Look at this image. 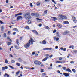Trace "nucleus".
<instances>
[{"instance_id":"obj_1","label":"nucleus","mask_w":77,"mask_h":77,"mask_svg":"<svg viewBox=\"0 0 77 77\" xmlns=\"http://www.w3.org/2000/svg\"><path fill=\"white\" fill-rule=\"evenodd\" d=\"M30 42H31V44H33V42H35V41L32 39V38H31L30 40L29 41V43H28L24 45V47L25 48H28V47H30L31 44Z\"/></svg>"},{"instance_id":"obj_2","label":"nucleus","mask_w":77,"mask_h":77,"mask_svg":"<svg viewBox=\"0 0 77 77\" xmlns=\"http://www.w3.org/2000/svg\"><path fill=\"white\" fill-rule=\"evenodd\" d=\"M29 13H27L25 14H24V17L26 20H30L31 18V17L30 16Z\"/></svg>"},{"instance_id":"obj_3","label":"nucleus","mask_w":77,"mask_h":77,"mask_svg":"<svg viewBox=\"0 0 77 77\" xmlns=\"http://www.w3.org/2000/svg\"><path fill=\"white\" fill-rule=\"evenodd\" d=\"M59 17L61 18L63 20V19H67V17L66 16H63L62 15H60Z\"/></svg>"},{"instance_id":"obj_4","label":"nucleus","mask_w":77,"mask_h":77,"mask_svg":"<svg viewBox=\"0 0 77 77\" xmlns=\"http://www.w3.org/2000/svg\"><path fill=\"white\" fill-rule=\"evenodd\" d=\"M72 20H73V22L75 23H77V19H76V18L75 17H72Z\"/></svg>"},{"instance_id":"obj_5","label":"nucleus","mask_w":77,"mask_h":77,"mask_svg":"<svg viewBox=\"0 0 77 77\" xmlns=\"http://www.w3.org/2000/svg\"><path fill=\"white\" fill-rule=\"evenodd\" d=\"M23 19V17L21 16H19L17 18V21H19L20 20H22Z\"/></svg>"},{"instance_id":"obj_6","label":"nucleus","mask_w":77,"mask_h":77,"mask_svg":"<svg viewBox=\"0 0 77 77\" xmlns=\"http://www.w3.org/2000/svg\"><path fill=\"white\" fill-rule=\"evenodd\" d=\"M63 75H65L66 77H68L69 76V74H68L65 73H63Z\"/></svg>"},{"instance_id":"obj_7","label":"nucleus","mask_w":77,"mask_h":77,"mask_svg":"<svg viewBox=\"0 0 77 77\" xmlns=\"http://www.w3.org/2000/svg\"><path fill=\"white\" fill-rule=\"evenodd\" d=\"M8 67L7 66H5V67H3L2 68V71H5V69H8Z\"/></svg>"},{"instance_id":"obj_8","label":"nucleus","mask_w":77,"mask_h":77,"mask_svg":"<svg viewBox=\"0 0 77 77\" xmlns=\"http://www.w3.org/2000/svg\"><path fill=\"white\" fill-rule=\"evenodd\" d=\"M32 32H33V33H35V35H38V32H37V31H36L32 30Z\"/></svg>"},{"instance_id":"obj_9","label":"nucleus","mask_w":77,"mask_h":77,"mask_svg":"<svg viewBox=\"0 0 77 77\" xmlns=\"http://www.w3.org/2000/svg\"><path fill=\"white\" fill-rule=\"evenodd\" d=\"M56 34V36L57 37H59V38H60V37H61V36H60V35H59V32H57Z\"/></svg>"},{"instance_id":"obj_10","label":"nucleus","mask_w":77,"mask_h":77,"mask_svg":"<svg viewBox=\"0 0 77 77\" xmlns=\"http://www.w3.org/2000/svg\"><path fill=\"white\" fill-rule=\"evenodd\" d=\"M47 59H48V57H45L42 60V61L43 62H45V61H46V60H47Z\"/></svg>"},{"instance_id":"obj_11","label":"nucleus","mask_w":77,"mask_h":77,"mask_svg":"<svg viewBox=\"0 0 77 77\" xmlns=\"http://www.w3.org/2000/svg\"><path fill=\"white\" fill-rule=\"evenodd\" d=\"M63 24H69V22L68 21H65L63 22Z\"/></svg>"},{"instance_id":"obj_12","label":"nucleus","mask_w":77,"mask_h":77,"mask_svg":"<svg viewBox=\"0 0 77 77\" xmlns=\"http://www.w3.org/2000/svg\"><path fill=\"white\" fill-rule=\"evenodd\" d=\"M69 33V31H66L63 33V34L67 35V34H68V33Z\"/></svg>"},{"instance_id":"obj_13","label":"nucleus","mask_w":77,"mask_h":77,"mask_svg":"<svg viewBox=\"0 0 77 77\" xmlns=\"http://www.w3.org/2000/svg\"><path fill=\"white\" fill-rule=\"evenodd\" d=\"M36 5L37 6H40V5H41V2H37Z\"/></svg>"},{"instance_id":"obj_14","label":"nucleus","mask_w":77,"mask_h":77,"mask_svg":"<svg viewBox=\"0 0 77 77\" xmlns=\"http://www.w3.org/2000/svg\"><path fill=\"white\" fill-rule=\"evenodd\" d=\"M66 71H68V72H70V73H72V72H71V70L69 69L68 68L66 70Z\"/></svg>"},{"instance_id":"obj_15","label":"nucleus","mask_w":77,"mask_h":77,"mask_svg":"<svg viewBox=\"0 0 77 77\" xmlns=\"http://www.w3.org/2000/svg\"><path fill=\"white\" fill-rule=\"evenodd\" d=\"M4 77H5L7 76V77H9V75L7 73H5V75H4Z\"/></svg>"},{"instance_id":"obj_16","label":"nucleus","mask_w":77,"mask_h":77,"mask_svg":"<svg viewBox=\"0 0 77 77\" xmlns=\"http://www.w3.org/2000/svg\"><path fill=\"white\" fill-rule=\"evenodd\" d=\"M57 26L59 28H61L62 27V25L58 24L57 25Z\"/></svg>"},{"instance_id":"obj_17","label":"nucleus","mask_w":77,"mask_h":77,"mask_svg":"<svg viewBox=\"0 0 77 77\" xmlns=\"http://www.w3.org/2000/svg\"><path fill=\"white\" fill-rule=\"evenodd\" d=\"M13 30H14V31H16V32H19L18 30V29L17 28H14L13 29Z\"/></svg>"},{"instance_id":"obj_18","label":"nucleus","mask_w":77,"mask_h":77,"mask_svg":"<svg viewBox=\"0 0 77 77\" xmlns=\"http://www.w3.org/2000/svg\"><path fill=\"white\" fill-rule=\"evenodd\" d=\"M6 42L7 43V45H10L11 44V42Z\"/></svg>"},{"instance_id":"obj_19","label":"nucleus","mask_w":77,"mask_h":77,"mask_svg":"<svg viewBox=\"0 0 77 77\" xmlns=\"http://www.w3.org/2000/svg\"><path fill=\"white\" fill-rule=\"evenodd\" d=\"M52 49V48H46V49L47 50H51Z\"/></svg>"},{"instance_id":"obj_20","label":"nucleus","mask_w":77,"mask_h":77,"mask_svg":"<svg viewBox=\"0 0 77 77\" xmlns=\"http://www.w3.org/2000/svg\"><path fill=\"white\" fill-rule=\"evenodd\" d=\"M41 64V62L38 61L37 65H40Z\"/></svg>"},{"instance_id":"obj_21","label":"nucleus","mask_w":77,"mask_h":77,"mask_svg":"<svg viewBox=\"0 0 77 77\" xmlns=\"http://www.w3.org/2000/svg\"><path fill=\"white\" fill-rule=\"evenodd\" d=\"M36 13H32L31 14L33 16H36Z\"/></svg>"},{"instance_id":"obj_22","label":"nucleus","mask_w":77,"mask_h":77,"mask_svg":"<svg viewBox=\"0 0 77 77\" xmlns=\"http://www.w3.org/2000/svg\"><path fill=\"white\" fill-rule=\"evenodd\" d=\"M38 61L36 60L34 61V63L36 64V65H37L38 64Z\"/></svg>"},{"instance_id":"obj_23","label":"nucleus","mask_w":77,"mask_h":77,"mask_svg":"<svg viewBox=\"0 0 77 77\" xmlns=\"http://www.w3.org/2000/svg\"><path fill=\"white\" fill-rule=\"evenodd\" d=\"M38 61L36 60L34 61V63L36 64V65H37L38 64Z\"/></svg>"},{"instance_id":"obj_24","label":"nucleus","mask_w":77,"mask_h":77,"mask_svg":"<svg viewBox=\"0 0 77 77\" xmlns=\"http://www.w3.org/2000/svg\"><path fill=\"white\" fill-rule=\"evenodd\" d=\"M42 43L43 44H45L46 43V41L45 40H43L42 41Z\"/></svg>"},{"instance_id":"obj_25","label":"nucleus","mask_w":77,"mask_h":77,"mask_svg":"<svg viewBox=\"0 0 77 77\" xmlns=\"http://www.w3.org/2000/svg\"><path fill=\"white\" fill-rule=\"evenodd\" d=\"M72 71H73L74 73H75L76 72V70H75V69H72Z\"/></svg>"},{"instance_id":"obj_26","label":"nucleus","mask_w":77,"mask_h":77,"mask_svg":"<svg viewBox=\"0 0 77 77\" xmlns=\"http://www.w3.org/2000/svg\"><path fill=\"white\" fill-rule=\"evenodd\" d=\"M56 63H62V62L57 61H56Z\"/></svg>"},{"instance_id":"obj_27","label":"nucleus","mask_w":77,"mask_h":77,"mask_svg":"<svg viewBox=\"0 0 77 77\" xmlns=\"http://www.w3.org/2000/svg\"><path fill=\"white\" fill-rule=\"evenodd\" d=\"M5 63H8V60L7 59H6L5 60Z\"/></svg>"},{"instance_id":"obj_28","label":"nucleus","mask_w":77,"mask_h":77,"mask_svg":"<svg viewBox=\"0 0 77 77\" xmlns=\"http://www.w3.org/2000/svg\"><path fill=\"white\" fill-rule=\"evenodd\" d=\"M16 65H17L18 66H20V63H16Z\"/></svg>"},{"instance_id":"obj_29","label":"nucleus","mask_w":77,"mask_h":77,"mask_svg":"<svg viewBox=\"0 0 77 77\" xmlns=\"http://www.w3.org/2000/svg\"><path fill=\"white\" fill-rule=\"evenodd\" d=\"M28 24H30L31 23V21H30V20H28L27 22Z\"/></svg>"},{"instance_id":"obj_30","label":"nucleus","mask_w":77,"mask_h":77,"mask_svg":"<svg viewBox=\"0 0 77 77\" xmlns=\"http://www.w3.org/2000/svg\"><path fill=\"white\" fill-rule=\"evenodd\" d=\"M53 18V21H56V17H53L52 18Z\"/></svg>"},{"instance_id":"obj_31","label":"nucleus","mask_w":77,"mask_h":77,"mask_svg":"<svg viewBox=\"0 0 77 77\" xmlns=\"http://www.w3.org/2000/svg\"><path fill=\"white\" fill-rule=\"evenodd\" d=\"M42 75L43 77H45L46 75V74L45 73H43L42 74Z\"/></svg>"},{"instance_id":"obj_32","label":"nucleus","mask_w":77,"mask_h":77,"mask_svg":"<svg viewBox=\"0 0 77 77\" xmlns=\"http://www.w3.org/2000/svg\"><path fill=\"white\" fill-rule=\"evenodd\" d=\"M45 28L46 29H48V30H50V28H49L47 26H45Z\"/></svg>"},{"instance_id":"obj_33","label":"nucleus","mask_w":77,"mask_h":77,"mask_svg":"<svg viewBox=\"0 0 77 77\" xmlns=\"http://www.w3.org/2000/svg\"><path fill=\"white\" fill-rule=\"evenodd\" d=\"M20 73V71H18L16 73V75H18V74Z\"/></svg>"},{"instance_id":"obj_34","label":"nucleus","mask_w":77,"mask_h":77,"mask_svg":"<svg viewBox=\"0 0 77 77\" xmlns=\"http://www.w3.org/2000/svg\"><path fill=\"white\" fill-rule=\"evenodd\" d=\"M18 15H21L23 14V13H20L18 14H17Z\"/></svg>"},{"instance_id":"obj_35","label":"nucleus","mask_w":77,"mask_h":77,"mask_svg":"<svg viewBox=\"0 0 77 77\" xmlns=\"http://www.w3.org/2000/svg\"><path fill=\"white\" fill-rule=\"evenodd\" d=\"M9 67H10V68H11V69H14V67H13L12 66H9Z\"/></svg>"},{"instance_id":"obj_36","label":"nucleus","mask_w":77,"mask_h":77,"mask_svg":"<svg viewBox=\"0 0 77 77\" xmlns=\"http://www.w3.org/2000/svg\"><path fill=\"white\" fill-rule=\"evenodd\" d=\"M11 63H15V60H11Z\"/></svg>"},{"instance_id":"obj_37","label":"nucleus","mask_w":77,"mask_h":77,"mask_svg":"<svg viewBox=\"0 0 77 77\" xmlns=\"http://www.w3.org/2000/svg\"><path fill=\"white\" fill-rule=\"evenodd\" d=\"M35 16H36V17H39V14L36 13Z\"/></svg>"},{"instance_id":"obj_38","label":"nucleus","mask_w":77,"mask_h":77,"mask_svg":"<svg viewBox=\"0 0 77 77\" xmlns=\"http://www.w3.org/2000/svg\"><path fill=\"white\" fill-rule=\"evenodd\" d=\"M16 42L17 44H19V40L18 39L16 40Z\"/></svg>"},{"instance_id":"obj_39","label":"nucleus","mask_w":77,"mask_h":77,"mask_svg":"<svg viewBox=\"0 0 77 77\" xmlns=\"http://www.w3.org/2000/svg\"><path fill=\"white\" fill-rule=\"evenodd\" d=\"M44 12L45 14H47V10H45L44 11Z\"/></svg>"},{"instance_id":"obj_40","label":"nucleus","mask_w":77,"mask_h":77,"mask_svg":"<svg viewBox=\"0 0 77 77\" xmlns=\"http://www.w3.org/2000/svg\"><path fill=\"white\" fill-rule=\"evenodd\" d=\"M18 60L19 61V62H21V58H18Z\"/></svg>"},{"instance_id":"obj_41","label":"nucleus","mask_w":77,"mask_h":77,"mask_svg":"<svg viewBox=\"0 0 77 77\" xmlns=\"http://www.w3.org/2000/svg\"><path fill=\"white\" fill-rule=\"evenodd\" d=\"M24 68H26V69H30V68L28 67H25Z\"/></svg>"},{"instance_id":"obj_42","label":"nucleus","mask_w":77,"mask_h":77,"mask_svg":"<svg viewBox=\"0 0 77 77\" xmlns=\"http://www.w3.org/2000/svg\"><path fill=\"white\" fill-rule=\"evenodd\" d=\"M73 52H74V53H77V50H74Z\"/></svg>"},{"instance_id":"obj_43","label":"nucleus","mask_w":77,"mask_h":77,"mask_svg":"<svg viewBox=\"0 0 77 77\" xmlns=\"http://www.w3.org/2000/svg\"><path fill=\"white\" fill-rule=\"evenodd\" d=\"M26 29H29V27L28 26H27L26 27Z\"/></svg>"},{"instance_id":"obj_44","label":"nucleus","mask_w":77,"mask_h":77,"mask_svg":"<svg viewBox=\"0 0 77 77\" xmlns=\"http://www.w3.org/2000/svg\"><path fill=\"white\" fill-rule=\"evenodd\" d=\"M15 48L16 49H18V46H17V45H15Z\"/></svg>"},{"instance_id":"obj_45","label":"nucleus","mask_w":77,"mask_h":77,"mask_svg":"<svg viewBox=\"0 0 77 77\" xmlns=\"http://www.w3.org/2000/svg\"><path fill=\"white\" fill-rule=\"evenodd\" d=\"M30 5L31 7H33V5H32V3H30Z\"/></svg>"},{"instance_id":"obj_46","label":"nucleus","mask_w":77,"mask_h":77,"mask_svg":"<svg viewBox=\"0 0 77 77\" xmlns=\"http://www.w3.org/2000/svg\"><path fill=\"white\" fill-rule=\"evenodd\" d=\"M54 40L55 41V40H56V37H54L53 38Z\"/></svg>"},{"instance_id":"obj_47","label":"nucleus","mask_w":77,"mask_h":77,"mask_svg":"<svg viewBox=\"0 0 77 77\" xmlns=\"http://www.w3.org/2000/svg\"><path fill=\"white\" fill-rule=\"evenodd\" d=\"M55 32H56V29H54L53 31V33H54Z\"/></svg>"},{"instance_id":"obj_48","label":"nucleus","mask_w":77,"mask_h":77,"mask_svg":"<svg viewBox=\"0 0 77 77\" xmlns=\"http://www.w3.org/2000/svg\"><path fill=\"white\" fill-rule=\"evenodd\" d=\"M59 38L58 37H57L56 38V40L57 41H59Z\"/></svg>"},{"instance_id":"obj_49","label":"nucleus","mask_w":77,"mask_h":77,"mask_svg":"<svg viewBox=\"0 0 77 77\" xmlns=\"http://www.w3.org/2000/svg\"><path fill=\"white\" fill-rule=\"evenodd\" d=\"M0 23H1V24H4V23H3V22H2V21H1V20H0Z\"/></svg>"},{"instance_id":"obj_50","label":"nucleus","mask_w":77,"mask_h":77,"mask_svg":"<svg viewBox=\"0 0 77 77\" xmlns=\"http://www.w3.org/2000/svg\"><path fill=\"white\" fill-rule=\"evenodd\" d=\"M41 72H44V69H41Z\"/></svg>"},{"instance_id":"obj_51","label":"nucleus","mask_w":77,"mask_h":77,"mask_svg":"<svg viewBox=\"0 0 77 77\" xmlns=\"http://www.w3.org/2000/svg\"><path fill=\"white\" fill-rule=\"evenodd\" d=\"M59 60H62V57H60L59 58Z\"/></svg>"},{"instance_id":"obj_52","label":"nucleus","mask_w":77,"mask_h":77,"mask_svg":"<svg viewBox=\"0 0 77 77\" xmlns=\"http://www.w3.org/2000/svg\"><path fill=\"white\" fill-rule=\"evenodd\" d=\"M52 2H53V3H55V4H56V2H55V1H54V0H52Z\"/></svg>"},{"instance_id":"obj_53","label":"nucleus","mask_w":77,"mask_h":77,"mask_svg":"<svg viewBox=\"0 0 77 77\" xmlns=\"http://www.w3.org/2000/svg\"><path fill=\"white\" fill-rule=\"evenodd\" d=\"M63 70H66V67H63Z\"/></svg>"},{"instance_id":"obj_54","label":"nucleus","mask_w":77,"mask_h":77,"mask_svg":"<svg viewBox=\"0 0 77 77\" xmlns=\"http://www.w3.org/2000/svg\"><path fill=\"white\" fill-rule=\"evenodd\" d=\"M4 37H6V33H4Z\"/></svg>"},{"instance_id":"obj_55","label":"nucleus","mask_w":77,"mask_h":77,"mask_svg":"<svg viewBox=\"0 0 77 77\" xmlns=\"http://www.w3.org/2000/svg\"><path fill=\"white\" fill-rule=\"evenodd\" d=\"M53 57V55H51L49 56L50 58H51V57Z\"/></svg>"},{"instance_id":"obj_56","label":"nucleus","mask_w":77,"mask_h":77,"mask_svg":"<svg viewBox=\"0 0 77 77\" xmlns=\"http://www.w3.org/2000/svg\"><path fill=\"white\" fill-rule=\"evenodd\" d=\"M35 54V52H32V55H34V54Z\"/></svg>"},{"instance_id":"obj_57","label":"nucleus","mask_w":77,"mask_h":77,"mask_svg":"<svg viewBox=\"0 0 77 77\" xmlns=\"http://www.w3.org/2000/svg\"><path fill=\"white\" fill-rule=\"evenodd\" d=\"M10 56L11 57H13V56L12 55V54H10Z\"/></svg>"},{"instance_id":"obj_58","label":"nucleus","mask_w":77,"mask_h":77,"mask_svg":"<svg viewBox=\"0 0 77 77\" xmlns=\"http://www.w3.org/2000/svg\"><path fill=\"white\" fill-rule=\"evenodd\" d=\"M70 63L71 64L74 63V61H71L70 62Z\"/></svg>"},{"instance_id":"obj_59","label":"nucleus","mask_w":77,"mask_h":77,"mask_svg":"<svg viewBox=\"0 0 77 77\" xmlns=\"http://www.w3.org/2000/svg\"><path fill=\"white\" fill-rule=\"evenodd\" d=\"M39 27H41V26H42V24H40L38 25Z\"/></svg>"},{"instance_id":"obj_60","label":"nucleus","mask_w":77,"mask_h":77,"mask_svg":"<svg viewBox=\"0 0 77 77\" xmlns=\"http://www.w3.org/2000/svg\"><path fill=\"white\" fill-rule=\"evenodd\" d=\"M58 48V46H57L55 47V49H57Z\"/></svg>"},{"instance_id":"obj_61","label":"nucleus","mask_w":77,"mask_h":77,"mask_svg":"<svg viewBox=\"0 0 77 77\" xmlns=\"http://www.w3.org/2000/svg\"><path fill=\"white\" fill-rule=\"evenodd\" d=\"M7 39L8 41V40H9L10 39L9 37H7Z\"/></svg>"},{"instance_id":"obj_62","label":"nucleus","mask_w":77,"mask_h":77,"mask_svg":"<svg viewBox=\"0 0 77 77\" xmlns=\"http://www.w3.org/2000/svg\"><path fill=\"white\" fill-rule=\"evenodd\" d=\"M8 0H6V3H8V2H9Z\"/></svg>"},{"instance_id":"obj_63","label":"nucleus","mask_w":77,"mask_h":77,"mask_svg":"<svg viewBox=\"0 0 77 77\" xmlns=\"http://www.w3.org/2000/svg\"><path fill=\"white\" fill-rule=\"evenodd\" d=\"M16 34V32H14L13 33V34L14 35H15V34Z\"/></svg>"},{"instance_id":"obj_64","label":"nucleus","mask_w":77,"mask_h":77,"mask_svg":"<svg viewBox=\"0 0 77 77\" xmlns=\"http://www.w3.org/2000/svg\"><path fill=\"white\" fill-rule=\"evenodd\" d=\"M66 48H64V49H63V51H66Z\"/></svg>"}]
</instances>
